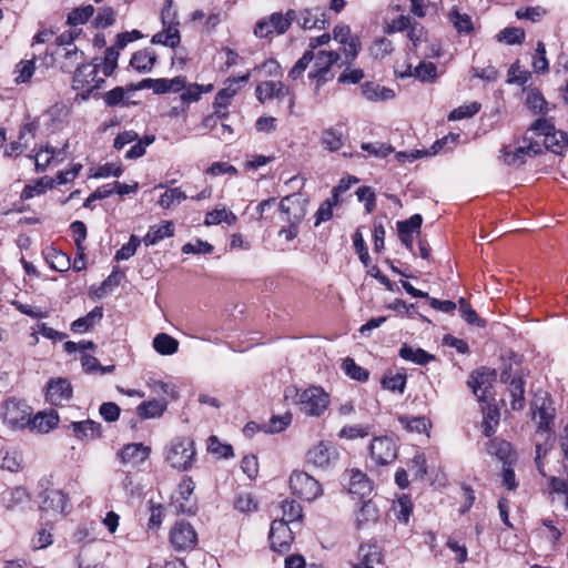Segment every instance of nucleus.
<instances>
[{
    "mask_svg": "<svg viewBox=\"0 0 568 568\" xmlns=\"http://www.w3.org/2000/svg\"><path fill=\"white\" fill-rule=\"evenodd\" d=\"M294 393L295 404L300 410L307 416L320 417L329 405V395L318 386H311L305 389L287 388L285 398L292 397Z\"/></svg>",
    "mask_w": 568,
    "mask_h": 568,
    "instance_id": "obj_1",
    "label": "nucleus"
},
{
    "mask_svg": "<svg viewBox=\"0 0 568 568\" xmlns=\"http://www.w3.org/2000/svg\"><path fill=\"white\" fill-rule=\"evenodd\" d=\"M99 69L98 63H82L77 67L72 79V89L78 92L77 99L85 101L103 87L105 80L98 77Z\"/></svg>",
    "mask_w": 568,
    "mask_h": 568,
    "instance_id": "obj_2",
    "label": "nucleus"
},
{
    "mask_svg": "<svg viewBox=\"0 0 568 568\" xmlns=\"http://www.w3.org/2000/svg\"><path fill=\"white\" fill-rule=\"evenodd\" d=\"M338 460L339 452L335 444L329 440H320L315 443L305 454L306 465L323 471L334 468Z\"/></svg>",
    "mask_w": 568,
    "mask_h": 568,
    "instance_id": "obj_3",
    "label": "nucleus"
},
{
    "mask_svg": "<svg viewBox=\"0 0 568 568\" xmlns=\"http://www.w3.org/2000/svg\"><path fill=\"white\" fill-rule=\"evenodd\" d=\"M195 457L194 442L187 437L173 439L165 449L166 463L178 470H187L192 467Z\"/></svg>",
    "mask_w": 568,
    "mask_h": 568,
    "instance_id": "obj_4",
    "label": "nucleus"
},
{
    "mask_svg": "<svg viewBox=\"0 0 568 568\" xmlns=\"http://www.w3.org/2000/svg\"><path fill=\"white\" fill-rule=\"evenodd\" d=\"M536 136L542 138L541 146L558 153V149L568 145V134L564 131L556 130L554 123L545 118L536 120L530 129Z\"/></svg>",
    "mask_w": 568,
    "mask_h": 568,
    "instance_id": "obj_5",
    "label": "nucleus"
},
{
    "mask_svg": "<svg viewBox=\"0 0 568 568\" xmlns=\"http://www.w3.org/2000/svg\"><path fill=\"white\" fill-rule=\"evenodd\" d=\"M32 415L31 407L21 400L9 399L3 405V423L12 430H21L29 426Z\"/></svg>",
    "mask_w": 568,
    "mask_h": 568,
    "instance_id": "obj_6",
    "label": "nucleus"
},
{
    "mask_svg": "<svg viewBox=\"0 0 568 568\" xmlns=\"http://www.w3.org/2000/svg\"><path fill=\"white\" fill-rule=\"evenodd\" d=\"M500 382L507 385L506 392L510 398L513 410H521L525 407V379L518 371L511 366L504 368L500 373Z\"/></svg>",
    "mask_w": 568,
    "mask_h": 568,
    "instance_id": "obj_7",
    "label": "nucleus"
},
{
    "mask_svg": "<svg viewBox=\"0 0 568 568\" xmlns=\"http://www.w3.org/2000/svg\"><path fill=\"white\" fill-rule=\"evenodd\" d=\"M292 493L307 501H313L322 495L320 483L305 471H294L290 477Z\"/></svg>",
    "mask_w": 568,
    "mask_h": 568,
    "instance_id": "obj_8",
    "label": "nucleus"
},
{
    "mask_svg": "<svg viewBox=\"0 0 568 568\" xmlns=\"http://www.w3.org/2000/svg\"><path fill=\"white\" fill-rule=\"evenodd\" d=\"M307 203L306 199L296 193L283 197L280 202L283 221L300 225L306 215Z\"/></svg>",
    "mask_w": 568,
    "mask_h": 568,
    "instance_id": "obj_9",
    "label": "nucleus"
},
{
    "mask_svg": "<svg viewBox=\"0 0 568 568\" xmlns=\"http://www.w3.org/2000/svg\"><path fill=\"white\" fill-rule=\"evenodd\" d=\"M314 68L308 73V78L316 80V89H318L331 79V77H328L331 68L341 59V55L336 51L321 50L314 55Z\"/></svg>",
    "mask_w": 568,
    "mask_h": 568,
    "instance_id": "obj_10",
    "label": "nucleus"
},
{
    "mask_svg": "<svg viewBox=\"0 0 568 568\" xmlns=\"http://www.w3.org/2000/svg\"><path fill=\"white\" fill-rule=\"evenodd\" d=\"M495 378V369L481 367L469 376L468 386L473 389V393L478 400H486L490 396Z\"/></svg>",
    "mask_w": 568,
    "mask_h": 568,
    "instance_id": "obj_11",
    "label": "nucleus"
},
{
    "mask_svg": "<svg viewBox=\"0 0 568 568\" xmlns=\"http://www.w3.org/2000/svg\"><path fill=\"white\" fill-rule=\"evenodd\" d=\"M532 418L537 423L538 432L540 434H547V438L550 437L555 418V408L547 397L537 398L532 403Z\"/></svg>",
    "mask_w": 568,
    "mask_h": 568,
    "instance_id": "obj_12",
    "label": "nucleus"
},
{
    "mask_svg": "<svg viewBox=\"0 0 568 568\" xmlns=\"http://www.w3.org/2000/svg\"><path fill=\"white\" fill-rule=\"evenodd\" d=\"M268 539L274 551L284 554L290 550L294 537L285 520H273Z\"/></svg>",
    "mask_w": 568,
    "mask_h": 568,
    "instance_id": "obj_13",
    "label": "nucleus"
},
{
    "mask_svg": "<svg viewBox=\"0 0 568 568\" xmlns=\"http://www.w3.org/2000/svg\"><path fill=\"white\" fill-rule=\"evenodd\" d=\"M151 448L141 443H130L116 453V458L125 467L136 468L150 456Z\"/></svg>",
    "mask_w": 568,
    "mask_h": 568,
    "instance_id": "obj_14",
    "label": "nucleus"
},
{
    "mask_svg": "<svg viewBox=\"0 0 568 568\" xmlns=\"http://www.w3.org/2000/svg\"><path fill=\"white\" fill-rule=\"evenodd\" d=\"M170 541L176 550H189L194 548L197 537L193 527L189 523L181 520L171 529Z\"/></svg>",
    "mask_w": 568,
    "mask_h": 568,
    "instance_id": "obj_15",
    "label": "nucleus"
},
{
    "mask_svg": "<svg viewBox=\"0 0 568 568\" xmlns=\"http://www.w3.org/2000/svg\"><path fill=\"white\" fill-rule=\"evenodd\" d=\"M72 386L67 378H54L48 382L45 399L54 406H63L72 398Z\"/></svg>",
    "mask_w": 568,
    "mask_h": 568,
    "instance_id": "obj_16",
    "label": "nucleus"
},
{
    "mask_svg": "<svg viewBox=\"0 0 568 568\" xmlns=\"http://www.w3.org/2000/svg\"><path fill=\"white\" fill-rule=\"evenodd\" d=\"M371 456L377 465H388L397 457L395 443L388 437H376L369 446Z\"/></svg>",
    "mask_w": 568,
    "mask_h": 568,
    "instance_id": "obj_17",
    "label": "nucleus"
},
{
    "mask_svg": "<svg viewBox=\"0 0 568 568\" xmlns=\"http://www.w3.org/2000/svg\"><path fill=\"white\" fill-rule=\"evenodd\" d=\"M285 97H290V110L292 111L295 97L290 87L280 81H264L256 87V98L260 102H264L266 99H283Z\"/></svg>",
    "mask_w": 568,
    "mask_h": 568,
    "instance_id": "obj_18",
    "label": "nucleus"
},
{
    "mask_svg": "<svg viewBox=\"0 0 568 568\" xmlns=\"http://www.w3.org/2000/svg\"><path fill=\"white\" fill-rule=\"evenodd\" d=\"M501 152L503 160L507 165L520 166L526 162L527 155L541 153V144L537 140L532 141V138H530L527 145L517 146L514 150L505 146Z\"/></svg>",
    "mask_w": 568,
    "mask_h": 568,
    "instance_id": "obj_19",
    "label": "nucleus"
},
{
    "mask_svg": "<svg viewBox=\"0 0 568 568\" xmlns=\"http://www.w3.org/2000/svg\"><path fill=\"white\" fill-rule=\"evenodd\" d=\"M185 88V78L175 77L173 79H143L136 85V89H151L155 94L169 92H180Z\"/></svg>",
    "mask_w": 568,
    "mask_h": 568,
    "instance_id": "obj_20",
    "label": "nucleus"
},
{
    "mask_svg": "<svg viewBox=\"0 0 568 568\" xmlns=\"http://www.w3.org/2000/svg\"><path fill=\"white\" fill-rule=\"evenodd\" d=\"M68 506V496L60 489L47 488L42 493L40 509L53 515H63Z\"/></svg>",
    "mask_w": 568,
    "mask_h": 568,
    "instance_id": "obj_21",
    "label": "nucleus"
},
{
    "mask_svg": "<svg viewBox=\"0 0 568 568\" xmlns=\"http://www.w3.org/2000/svg\"><path fill=\"white\" fill-rule=\"evenodd\" d=\"M296 21L303 29L322 30L327 24L326 13L320 8L300 10Z\"/></svg>",
    "mask_w": 568,
    "mask_h": 568,
    "instance_id": "obj_22",
    "label": "nucleus"
},
{
    "mask_svg": "<svg viewBox=\"0 0 568 568\" xmlns=\"http://www.w3.org/2000/svg\"><path fill=\"white\" fill-rule=\"evenodd\" d=\"M68 428L72 429L74 437L79 440H93L102 435L101 424L91 419L72 422Z\"/></svg>",
    "mask_w": 568,
    "mask_h": 568,
    "instance_id": "obj_23",
    "label": "nucleus"
},
{
    "mask_svg": "<svg viewBox=\"0 0 568 568\" xmlns=\"http://www.w3.org/2000/svg\"><path fill=\"white\" fill-rule=\"evenodd\" d=\"M348 476V491L359 497L368 496L373 489L371 479L358 469H351Z\"/></svg>",
    "mask_w": 568,
    "mask_h": 568,
    "instance_id": "obj_24",
    "label": "nucleus"
},
{
    "mask_svg": "<svg viewBox=\"0 0 568 568\" xmlns=\"http://www.w3.org/2000/svg\"><path fill=\"white\" fill-rule=\"evenodd\" d=\"M58 423L59 416L55 410H51L50 413L40 412L34 417L30 418L28 428L45 434L57 427Z\"/></svg>",
    "mask_w": 568,
    "mask_h": 568,
    "instance_id": "obj_25",
    "label": "nucleus"
},
{
    "mask_svg": "<svg viewBox=\"0 0 568 568\" xmlns=\"http://www.w3.org/2000/svg\"><path fill=\"white\" fill-rule=\"evenodd\" d=\"M379 517L377 506L372 500H366L362 504V507L356 513V527L358 529L369 528L376 524Z\"/></svg>",
    "mask_w": 568,
    "mask_h": 568,
    "instance_id": "obj_26",
    "label": "nucleus"
},
{
    "mask_svg": "<svg viewBox=\"0 0 568 568\" xmlns=\"http://www.w3.org/2000/svg\"><path fill=\"white\" fill-rule=\"evenodd\" d=\"M174 235V225L170 221L163 222L161 225L150 226L146 235L143 237V243L146 246L155 245L164 239L172 237Z\"/></svg>",
    "mask_w": 568,
    "mask_h": 568,
    "instance_id": "obj_27",
    "label": "nucleus"
},
{
    "mask_svg": "<svg viewBox=\"0 0 568 568\" xmlns=\"http://www.w3.org/2000/svg\"><path fill=\"white\" fill-rule=\"evenodd\" d=\"M103 317V308L101 306H95L91 312H89L85 316L80 317L72 322L71 331L74 333H84L92 328L97 323H99Z\"/></svg>",
    "mask_w": 568,
    "mask_h": 568,
    "instance_id": "obj_28",
    "label": "nucleus"
},
{
    "mask_svg": "<svg viewBox=\"0 0 568 568\" xmlns=\"http://www.w3.org/2000/svg\"><path fill=\"white\" fill-rule=\"evenodd\" d=\"M156 62V54L150 49L135 52L131 58V65L139 72L146 73L152 70Z\"/></svg>",
    "mask_w": 568,
    "mask_h": 568,
    "instance_id": "obj_29",
    "label": "nucleus"
},
{
    "mask_svg": "<svg viewBox=\"0 0 568 568\" xmlns=\"http://www.w3.org/2000/svg\"><path fill=\"white\" fill-rule=\"evenodd\" d=\"M361 89L362 94L368 101H386L395 97V93L392 89L381 87L374 82H365Z\"/></svg>",
    "mask_w": 568,
    "mask_h": 568,
    "instance_id": "obj_30",
    "label": "nucleus"
},
{
    "mask_svg": "<svg viewBox=\"0 0 568 568\" xmlns=\"http://www.w3.org/2000/svg\"><path fill=\"white\" fill-rule=\"evenodd\" d=\"M399 356L408 362H413L417 365H425L435 359V356L429 354L423 348H414L407 344H404L398 352Z\"/></svg>",
    "mask_w": 568,
    "mask_h": 568,
    "instance_id": "obj_31",
    "label": "nucleus"
},
{
    "mask_svg": "<svg viewBox=\"0 0 568 568\" xmlns=\"http://www.w3.org/2000/svg\"><path fill=\"white\" fill-rule=\"evenodd\" d=\"M297 18V12L293 9L286 11L285 14L281 12H274L268 17V21L272 24L273 32L283 34L290 28L293 21Z\"/></svg>",
    "mask_w": 568,
    "mask_h": 568,
    "instance_id": "obj_32",
    "label": "nucleus"
},
{
    "mask_svg": "<svg viewBox=\"0 0 568 568\" xmlns=\"http://www.w3.org/2000/svg\"><path fill=\"white\" fill-rule=\"evenodd\" d=\"M359 555L362 556V561L358 564L362 568H375V565H381L383 562V554L378 546L376 545H362L359 547Z\"/></svg>",
    "mask_w": 568,
    "mask_h": 568,
    "instance_id": "obj_33",
    "label": "nucleus"
},
{
    "mask_svg": "<svg viewBox=\"0 0 568 568\" xmlns=\"http://www.w3.org/2000/svg\"><path fill=\"white\" fill-rule=\"evenodd\" d=\"M448 19L459 34H469L474 30L471 18L467 13H460L456 7L450 9Z\"/></svg>",
    "mask_w": 568,
    "mask_h": 568,
    "instance_id": "obj_34",
    "label": "nucleus"
},
{
    "mask_svg": "<svg viewBox=\"0 0 568 568\" xmlns=\"http://www.w3.org/2000/svg\"><path fill=\"white\" fill-rule=\"evenodd\" d=\"M321 144L331 152L341 150L344 145V135L335 128H328L322 131Z\"/></svg>",
    "mask_w": 568,
    "mask_h": 568,
    "instance_id": "obj_35",
    "label": "nucleus"
},
{
    "mask_svg": "<svg viewBox=\"0 0 568 568\" xmlns=\"http://www.w3.org/2000/svg\"><path fill=\"white\" fill-rule=\"evenodd\" d=\"M153 347L161 355H172L178 352L179 342L166 333H160L153 338Z\"/></svg>",
    "mask_w": 568,
    "mask_h": 568,
    "instance_id": "obj_36",
    "label": "nucleus"
},
{
    "mask_svg": "<svg viewBox=\"0 0 568 568\" xmlns=\"http://www.w3.org/2000/svg\"><path fill=\"white\" fill-rule=\"evenodd\" d=\"M2 500L7 508L12 509L27 504L30 500V495L24 487L18 486L6 491Z\"/></svg>",
    "mask_w": 568,
    "mask_h": 568,
    "instance_id": "obj_37",
    "label": "nucleus"
},
{
    "mask_svg": "<svg viewBox=\"0 0 568 568\" xmlns=\"http://www.w3.org/2000/svg\"><path fill=\"white\" fill-rule=\"evenodd\" d=\"M181 37L178 26H165L163 31L152 37V43L164 44L175 48L180 43Z\"/></svg>",
    "mask_w": 568,
    "mask_h": 568,
    "instance_id": "obj_38",
    "label": "nucleus"
},
{
    "mask_svg": "<svg viewBox=\"0 0 568 568\" xmlns=\"http://www.w3.org/2000/svg\"><path fill=\"white\" fill-rule=\"evenodd\" d=\"M52 187H53V180L48 176H43V178L39 179L34 184H27L22 190L21 199L22 200L32 199L36 195H40V194L44 193L47 190L52 189Z\"/></svg>",
    "mask_w": 568,
    "mask_h": 568,
    "instance_id": "obj_39",
    "label": "nucleus"
},
{
    "mask_svg": "<svg viewBox=\"0 0 568 568\" xmlns=\"http://www.w3.org/2000/svg\"><path fill=\"white\" fill-rule=\"evenodd\" d=\"M166 408V404L161 400H149L141 403L136 410L138 415L142 418L160 417Z\"/></svg>",
    "mask_w": 568,
    "mask_h": 568,
    "instance_id": "obj_40",
    "label": "nucleus"
},
{
    "mask_svg": "<svg viewBox=\"0 0 568 568\" xmlns=\"http://www.w3.org/2000/svg\"><path fill=\"white\" fill-rule=\"evenodd\" d=\"M526 104L536 114H547L549 111V103L536 89L529 90L527 92Z\"/></svg>",
    "mask_w": 568,
    "mask_h": 568,
    "instance_id": "obj_41",
    "label": "nucleus"
},
{
    "mask_svg": "<svg viewBox=\"0 0 568 568\" xmlns=\"http://www.w3.org/2000/svg\"><path fill=\"white\" fill-rule=\"evenodd\" d=\"M409 69V75H414L423 82H434L437 78V67L433 62H420L415 69L414 72Z\"/></svg>",
    "mask_w": 568,
    "mask_h": 568,
    "instance_id": "obj_42",
    "label": "nucleus"
},
{
    "mask_svg": "<svg viewBox=\"0 0 568 568\" xmlns=\"http://www.w3.org/2000/svg\"><path fill=\"white\" fill-rule=\"evenodd\" d=\"M345 374L357 382H366L369 377V372L364 367L357 365L353 358H345L342 365Z\"/></svg>",
    "mask_w": 568,
    "mask_h": 568,
    "instance_id": "obj_43",
    "label": "nucleus"
},
{
    "mask_svg": "<svg viewBox=\"0 0 568 568\" xmlns=\"http://www.w3.org/2000/svg\"><path fill=\"white\" fill-rule=\"evenodd\" d=\"M94 14V7L91 4L73 9L68 14V24L77 27L85 23Z\"/></svg>",
    "mask_w": 568,
    "mask_h": 568,
    "instance_id": "obj_44",
    "label": "nucleus"
},
{
    "mask_svg": "<svg viewBox=\"0 0 568 568\" xmlns=\"http://www.w3.org/2000/svg\"><path fill=\"white\" fill-rule=\"evenodd\" d=\"M3 454L1 458V468L11 473H17L22 469V457L18 452L1 450Z\"/></svg>",
    "mask_w": 568,
    "mask_h": 568,
    "instance_id": "obj_45",
    "label": "nucleus"
},
{
    "mask_svg": "<svg viewBox=\"0 0 568 568\" xmlns=\"http://www.w3.org/2000/svg\"><path fill=\"white\" fill-rule=\"evenodd\" d=\"M283 518L286 524L294 523L302 518V507L295 500L285 499L282 501Z\"/></svg>",
    "mask_w": 568,
    "mask_h": 568,
    "instance_id": "obj_46",
    "label": "nucleus"
},
{
    "mask_svg": "<svg viewBox=\"0 0 568 568\" xmlns=\"http://www.w3.org/2000/svg\"><path fill=\"white\" fill-rule=\"evenodd\" d=\"M564 477L549 476L548 477V486L551 493L564 495L565 503L568 506V474H565L562 470Z\"/></svg>",
    "mask_w": 568,
    "mask_h": 568,
    "instance_id": "obj_47",
    "label": "nucleus"
},
{
    "mask_svg": "<svg viewBox=\"0 0 568 568\" xmlns=\"http://www.w3.org/2000/svg\"><path fill=\"white\" fill-rule=\"evenodd\" d=\"M488 453L496 455L501 462H504L505 466L508 465V459L511 455V446L505 440H491L488 446Z\"/></svg>",
    "mask_w": 568,
    "mask_h": 568,
    "instance_id": "obj_48",
    "label": "nucleus"
},
{
    "mask_svg": "<svg viewBox=\"0 0 568 568\" xmlns=\"http://www.w3.org/2000/svg\"><path fill=\"white\" fill-rule=\"evenodd\" d=\"M314 60V52L312 50H307L304 54L296 61L294 67L288 72V78L293 81H296L302 77L305 72L310 63Z\"/></svg>",
    "mask_w": 568,
    "mask_h": 568,
    "instance_id": "obj_49",
    "label": "nucleus"
},
{
    "mask_svg": "<svg viewBox=\"0 0 568 568\" xmlns=\"http://www.w3.org/2000/svg\"><path fill=\"white\" fill-rule=\"evenodd\" d=\"M185 199H186L185 193L182 192L181 189L174 187V189H170V190L165 191L161 195V197L159 200V204L163 209H170L172 205L179 204L182 201H184Z\"/></svg>",
    "mask_w": 568,
    "mask_h": 568,
    "instance_id": "obj_50",
    "label": "nucleus"
},
{
    "mask_svg": "<svg viewBox=\"0 0 568 568\" xmlns=\"http://www.w3.org/2000/svg\"><path fill=\"white\" fill-rule=\"evenodd\" d=\"M34 70L36 68L33 60L20 61L14 69V74H17L14 82L19 84L29 81L33 75Z\"/></svg>",
    "mask_w": 568,
    "mask_h": 568,
    "instance_id": "obj_51",
    "label": "nucleus"
},
{
    "mask_svg": "<svg viewBox=\"0 0 568 568\" xmlns=\"http://www.w3.org/2000/svg\"><path fill=\"white\" fill-rule=\"evenodd\" d=\"M120 50L116 44L105 50L102 68L104 77L111 75L116 69Z\"/></svg>",
    "mask_w": 568,
    "mask_h": 568,
    "instance_id": "obj_52",
    "label": "nucleus"
},
{
    "mask_svg": "<svg viewBox=\"0 0 568 568\" xmlns=\"http://www.w3.org/2000/svg\"><path fill=\"white\" fill-rule=\"evenodd\" d=\"M47 260L50 266L58 272L68 271L70 267V257L63 252L53 250L48 254Z\"/></svg>",
    "mask_w": 568,
    "mask_h": 568,
    "instance_id": "obj_53",
    "label": "nucleus"
},
{
    "mask_svg": "<svg viewBox=\"0 0 568 568\" xmlns=\"http://www.w3.org/2000/svg\"><path fill=\"white\" fill-rule=\"evenodd\" d=\"M413 509V504L407 496H402L394 505V513L399 521L408 523Z\"/></svg>",
    "mask_w": 568,
    "mask_h": 568,
    "instance_id": "obj_54",
    "label": "nucleus"
},
{
    "mask_svg": "<svg viewBox=\"0 0 568 568\" xmlns=\"http://www.w3.org/2000/svg\"><path fill=\"white\" fill-rule=\"evenodd\" d=\"M140 244L141 240L136 235H131L129 242L116 251L114 258L118 262L129 260L135 254Z\"/></svg>",
    "mask_w": 568,
    "mask_h": 568,
    "instance_id": "obj_55",
    "label": "nucleus"
},
{
    "mask_svg": "<svg viewBox=\"0 0 568 568\" xmlns=\"http://www.w3.org/2000/svg\"><path fill=\"white\" fill-rule=\"evenodd\" d=\"M479 110H480V104L478 102H471L466 105H460V106L454 109L448 114V120L456 121V120H462L465 118H470V116L475 115L476 113H478Z\"/></svg>",
    "mask_w": 568,
    "mask_h": 568,
    "instance_id": "obj_56",
    "label": "nucleus"
},
{
    "mask_svg": "<svg viewBox=\"0 0 568 568\" xmlns=\"http://www.w3.org/2000/svg\"><path fill=\"white\" fill-rule=\"evenodd\" d=\"M212 89V84H209L206 87L199 84H191L189 87L185 85V88L183 89L184 92L181 94V99L184 102H196L200 100L202 93L210 92Z\"/></svg>",
    "mask_w": 568,
    "mask_h": 568,
    "instance_id": "obj_57",
    "label": "nucleus"
},
{
    "mask_svg": "<svg viewBox=\"0 0 568 568\" xmlns=\"http://www.w3.org/2000/svg\"><path fill=\"white\" fill-rule=\"evenodd\" d=\"M115 21V12L111 7H102L99 9L94 19V26L100 29H105L112 26Z\"/></svg>",
    "mask_w": 568,
    "mask_h": 568,
    "instance_id": "obj_58",
    "label": "nucleus"
},
{
    "mask_svg": "<svg viewBox=\"0 0 568 568\" xmlns=\"http://www.w3.org/2000/svg\"><path fill=\"white\" fill-rule=\"evenodd\" d=\"M525 39V32L520 28H505L498 33V40L507 44L521 43Z\"/></svg>",
    "mask_w": 568,
    "mask_h": 568,
    "instance_id": "obj_59",
    "label": "nucleus"
},
{
    "mask_svg": "<svg viewBox=\"0 0 568 568\" xmlns=\"http://www.w3.org/2000/svg\"><path fill=\"white\" fill-rule=\"evenodd\" d=\"M382 385L388 390H398L403 393L406 385V376L404 374L386 375L382 379Z\"/></svg>",
    "mask_w": 568,
    "mask_h": 568,
    "instance_id": "obj_60",
    "label": "nucleus"
},
{
    "mask_svg": "<svg viewBox=\"0 0 568 568\" xmlns=\"http://www.w3.org/2000/svg\"><path fill=\"white\" fill-rule=\"evenodd\" d=\"M207 449L210 453L217 455L219 457L227 458L233 455V448L231 445L222 444L219 438L214 435L209 437Z\"/></svg>",
    "mask_w": 568,
    "mask_h": 568,
    "instance_id": "obj_61",
    "label": "nucleus"
},
{
    "mask_svg": "<svg viewBox=\"0 0 568 568\" xmlns=\"http://www.w3.org/2000/svg\"><path fill=\"white\" fill-rule=\"evenodd\" d=\"M499 412L497 408L488 407L484 415L483 433L486 437H490L495 433V425L498 424Z\"/></svg>",
    "mask_w": 568,
    "mask_h": 568,
    "instance_id": "obj_62",
    "label": "nucleus"
},
{
    "mask_svg": "<svg viewBox=\"0 0 568 568\" xmlns=\"http://www.w3.org/2000/svg\"><path fill=\"white\" fill-rule=\"evenodd\" d=\"M459 312L462 314V317L468 323V324H476L478 326H484L485 323L483 320L479 318L478 314L475 310L471 308V306L466 302L465 298H459Z\"/></svg>",
    "mask_w": 568,
    "mask_h": 568,
    "instance_id": "obj_63",
    "label": "nucleus"
},
{
    "mask_svg": "<svg viewBox=\"0 0 568 568\" xmlns=\"http://www.w3.org/2000/svg\"><path fill=\"white\" fill-rule=\"evenodd\" d=\"M361 149L375 158H386L393 152V148L385 143H362Z\"/></svg>",
    "mask_w": 568,
    "mask_h": 568,
    "instance_id": "obj_64",
    "label": "nucleus"
}]
</instances>
